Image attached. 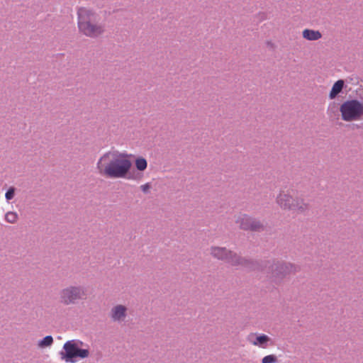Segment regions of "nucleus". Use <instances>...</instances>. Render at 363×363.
<instances>
[{
	"label": "nucleus",
	"instance_id": "2eb2a0df",
	"mask_svg": "<svg viewBox=\"0 0 363 363\" xmlns=\"http://www.w3.org/2000/svg\"><path fill=\"white\" fill-rule=\"evenodd\" d=\"M135 165L138 171L143 172L146 169L147 167V162L144 157H139L136 158Z\"/></svg>",
	"mask_w": 363,
	"mask_h": 363
},
{
	"label": "nucleus",
	"instance_id": "9b49d317",
	"mask_svg": "<svg viewBox=\"0 0 363 363\" xmlns=\"http://www.w3.org/2000/svg\"><path fill=\"white\" fill-rule=\"evenodd\" d=\"M227 262L231 264L232 266L252 267V269H256V267L250 266L252 264L251 262L240 257L239 255L233 252H231V255H229L228 259H227Z\"/></svg>",
	"mask_w": 363,
	"mask_h": 363
},
{
	"label": "nucleus",
	"instance_id": "6ab92c4d",
	"mask_svg": "<svg viewBox=\"0 0 363 363\" xmlns=\"http://www.w3.org/2000/svg\"><path fill=\"white\" fill-rule=\"evenodd\" d=\"M14 194H15L14 188H13V187L10 188L6 191V193L5 194V197L6 199V200L9 201V200L12 199L14 197Z\"/></svg>",
	"mask_w": 363,
	"mask_h": 363
},
{
	"label": "nucleus",
	"instance_id": "ddd939ff",
	"mask_svg": "<svg viewBox=\"0 0 363 363\" xmlns=\"http://www.w3.org/2000/svg\"><path fill=\"white\" fill-rule=\"evenodd\" d=\"M302 36L307 40L313 41L320 39L322 34L319 30L306 28L302 31Z\"/></svg>",
	"mask_w": 363,
	"mask_h": 363
},
{
	"label": "nucleus",
	"instance_id": "f03ea898",
	"mask_svg": "<svg viewBox=\"0 0 363 363\" xmlns=\"http://www.w3.org/2000/svg\"><path fill=\"white\" fill-rule=\"evenodd\" d=\"M96 13L91 9L81 7L77 10V27L79 32L91 38H96L104 34L103 24L96 22Z\"/></svg>",
	"mask_w": 363,
	"mask_h": 363
},
{
	"label": "nucleus",
	"instance_id": "6e6552de",
	"mask_svg": "<svg viewBox=\"0 0 363 363\" xmlns=\"http://www.w3.org/2000/svg\"><path fill=\"white\" fill-rule=\"evenodd\" d=\"M236 223L243 230H259L263 228L262 223L246 214L240 213L236 218Z\"/></svg>",
	"mask_w": 363,
	"mask_h": 363
},
{
	"label": "nucleus",
	"instance_id": "0eeeda50",
	"mask_svg": "<svg viewBox=\"0 0 363 363\" xmlns=\"http://www.w3.org/2000/svg\"><path fill=\"white\" fill-rule=\"evenodd\" d=\"M84 296V290L81 286H69L62 289L60 292V301L66 306L75 304Z\"/></svg>",
	"mask_w": 363,
	"mask_h": 363
},
{
	"label": "nucleus",
	"instance_id": "aec40b11",
	"mask_svg": "<svg viewBox=\"0 0 363 363\" xmlns=\"http://www.w3.org/2000/svg\"><path fill=\"white\" fill-rule=\"evenodd\" d=\"M140 188L143 193L147 194L150 191L151 185L149 183H146L145 184L141 185Z\"/></svg>",
	"mask_w": 363,
	"mask_h": 363
},
{
	"label": "nucleus",
	"instance_id": "1a4fd4ad",
	"mask_svg": "<svg viewBox=\"0 0 363 363\" xmlns=\"http://www.w3.org/2000/svg\"><path fill=\"white\" fill-rule=\"evenodd\" d=\"M247 340L253 346L262 349L273 345L272 339L265 334L252 333L247 335Z\"/></svg>",
	"mask_w": 363,
	"mask_h": 363
},
{
	"label": "nucleus",
	"instance_id": "9d476101",
	"mask_svg": "<svg viewBox=\"0 0 363 363\" xmlns=\"http://www.w3.org/2000/svg\"><path fill=\"white\" fill-rule=\"evenodd\" d=\"M110 318L113 322H124L128 316V308L123 304H116L113 306L109 313Z\"/></svg>",
	"mask_w": 363,
	"mask_h": 363
},
{
	"label": "nucleus",
	"instance_id": "f8f14e48",
	"mask_svg": "<svg viewBox=\"0 0 363 363\" xmlns=\"http://www.w3.org/2000/svg\"><path fill=\"white\" fill-rule=\"evenodd\" d=\"M210 250L211 255L213 257L225 262H227L229 255H231V251L228 250L225 247H211Z\"/></svg>",
	"mask_w": 363,
	"mask_h": 363
},
{
	"label": "nucleus",
	"instance_id": "a211bd4d",
	"mask_svg": "<svg viewBox=\"0 0 363 363\" xmlns=\"http://www.w3.org/2000/svg\"><path fill=\"white\" fill-rule=\"evenodd\" d=\"M277 357L274 354H269L262 359V363H276Z\"/></svg>",
	"mask_w": 363,
	"mask_h": 363
},
{
	"label": "nucleus",
	"instance_id": "423d86ee",
	"mask_svg": "<svg viewBox=\"0 0 363 363\" xmlns=\"http://www.w3.org/2000/svg\"><path fill=\"white\" fill-rule=\"evenodd\" d=\"M260 269L274 281L282 279L289 272V266L281 262H267L260 267Z\"/></svg>",
	"mask_w": 363,
	"mask_h": 363
},
{
	"label": "nucleus",
	"instance_id": "dca6fc26",
	"mask_svg": "<svg viewBox=\"0 0 363 363\" xmlns=\"http://www.w3.org/2000/svg\"><path fill=\"white\" fill-rule=\"evenodd\" d=\"M53 343V338L51 335L45 337L43 340H40L38 343V346L40 348H45L50 347Z\"/></svg>",
	"mask_w": 363,
	"mask_h": 363
},
{
	"label": "nucleus",
	"instance_id": "7ed1b4c3",
	"mask_svg": "<svg viewBox=\"0 0 363 363\" xmlns=\"http://www.w3.org/2000/svg\"><path fill=\"white\" fill-rule=\"evenodd\" d=\"M63 351L60 352V357L67 363L77 362V358H87L89 354L88 347L79 340H71L67 341L63 345Z\"/></svg>",
	"mask_w": 363,
	"mask_h": 363
},
{
	"label": "nucleus",
	"instance_id": "4468645a",
	"mask_svg": "<svg viewBox=\"0 0 363 363\" xmlns=\"http://www.w3.org/2000/svg\"><path fill=\"white\" fill-rule=\"evenodd\" d=\"M345 82L342 79L337 80L333 86L329 94L330 99H334L342 90Z\"/></svg>",
	"mask_w": 363,
	"mask_h": 363
},
{
	"label": "nucleus",
	"instance_id": "f257e3e1",
	"mask_svg": "<svg viewBox=\"0 0 363 363\" xmlns=\"http://www.w3.org/2000/svg\"><path fill=\"white\" fill-rule=\"evenodd\" d=\"M130 156V155L118 150L108 151L98 160L97 172L106 178H128V174L132 167Z\"/></svg>",
	"mask_w": 363,
	"mask_h": 363
},
{
	"label": "nucleus",
	"instance_id": "f3484780",
	"mask_svg": "<svg viewBox=\"0 0 363 363\" xmlns=\"http://www.w3.org/2000/svg\"><path fill=\"white\" fill-rule=\"evenodd\" d=\"M18 216L14 211H9L5 215V220L9 223H16L18 220Z\"/></svg>",
	"mask_w": 363,
	"mask_h": 363
},
{
	"label": "nucleus",
	"instance_id": "20e7f679",
	"mask_svg": "<svg viewBox=\"0 0 363 363\" xmlns=\"http://www.w3.org/2000/svg\"><path fill=\"white\" fill-rule=\"evenodd\" d=\"M277 203L283 210L301 213L308 208V204L303 199L295 196L292 190L281 191L277 197Z\"/></svg>",
	"mask_w": 363,
	"mask_h": 363
},
{
	"label": "nucleus",
	"instance_id": "39448f33",
	"mask_svg": "<svg viewBox=\"0 0 363 363\" xmlns=\"http://www.w3.org/2000/svg\"><path fill=\"white\" fill-rule=\"evenodd\" d=\"M339 111L345 122L361 121L363 118V101L357 99H347L340 105Z\"/></svg>",
	"mask_w": 363,
	"mask_h": 363
}]
</instances>
